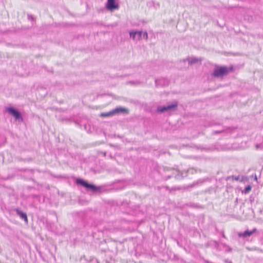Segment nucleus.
<instances>
[{"instance_id": "1a4fd4ad", "label": "nucleus", "mask_w": 263, "mask_h": 263, "mask_svg": "<svg viewBox=\"0 0 263 263\" xmlns=\"http://www.w3.org/2000/svg\"><path fill=\"white\" fill-rule=\"evenodd\" d=\"M138 40H140L141 39L142 36L143 35V38L147 40L148 38V35L146 32L143 33L142 31H137Z\"/></svg>"}, {"instance_id": "423d86ee", "label": "nucleus", "mask_w": 263, "mask_h": 263, "mask_svg": "<svg viewBox=\"0 0 263 263\" xmlns=\"http://www.w3.org/2000/svg\"><path fill=\"white\" fill-rule=\"evenodd\" d=\"M7 111L12 116H13L16 119H19L21 117L20 113L13 108H9L7 109Z\"/></svg>"}, {"instance_id": "f257e3e1", "label": "nucleus", "mask_w": 263, "mask_h": 263, "mask_svg": "<svg viewBox=\"0 0 263 263\" xmlns=\"http://www.w3.org/2000/svg\"><path fill=\"white\" fill-rule=\"evenodd\" d=\"M233 71V67L232 66L229 67L226 66H217L213 73V76L217 78L222 77Z\"/></svg>"}, {"instance_id": "0eeeda50", "label": "nucleus", "mask_w": 263, "mask_h": 263, "mask_svg": "<svg viewBox=\"0 0 263 263\" xmlns=\"http://www.w3.org/2000/svg\"><path fill=\"white\" fill-rule=\"evenodd\" d=\"M178 104L177 103H175L172 105H168L167 106H165V107H163L161 108H160L159 109V111L161 112H162L165 110H169V109H174L175 108L177 107Z\"/></svg>"}, {"instance_id": "39448f33", "label": "nucleus", "mask_w": 263, "mask_h": 263, "mask_svg": "<svg viewBox=\"0 0 263 263\" xmlns=\"http://www.w3.org/2000/svg\"><path fill=\"white\" fill-rule=\"evenodd\" d=\"M256 232V229L255 228L252 231L247 230L243 233H239L238 236L240 237H247L252 235L253 234Z\"/></svg>"}, {"instance_id": "7ed1b4c3", "label": "nucleus", "mask_w": 263, "mask_h": 263, "mask_svg": "<svg viewBox=\"0 0 263 263\" xmlns=\"http://www.w3.org/2000/svg\"><path fill=\"white\" fill-rule=\"evenodd\" d=\"M119 7V5L118 4L116 3L115 0H107L106 8L108 10L113 11L116 9H118Z\"/></svg>"}, {"instance_id": "6e6552de", "label": "nucleus", "mask_w": 263, "mask_h": 263, "mask_svg": "<svg viewBox=\"0 0 263 263\" xmlns=\"http://www.w3.org/2000/svg\"><path fill=\"white\" fill-rule=\"evenodd\" d=\"M16 212L17 214L20 216V217L22 219H24L26 223H28V220L27 214L26 213H23L22 212H21V211H20L17 209L16 210Z\"/></svg>"}, {"instance_id": "9d476101", "label": "nucleus", "mask_w": 263, "mask_h": 263, "mask_svg": "<svg viewBox=\"0 0 263 263\" xmlns=\"http://www.w3.org/2000/svg\"><path fill=\"white\" fill-rule=\"evenodd\" d=\"M114 112L113 111V110L111 111H110L109 112H102L100 114V116L101 117H111L114 116Z\"/></svg>"}, {"instance_id": "f03ea898", "label": "nucleus", "mask_w": 263, "mask_h": 263, "mask_svg": "<svg viewBox=\"0 0 263 263\" xmlns=\"http://www.w3.org/2000/svg\"><path fill=\"white\" fill-rule=\"evenodd\" d=\"M77 183L93 192H96L99 190V187L96 186L93 184H89L82 179H77Z\"/></svg>"}, {"instance_id": "9b49d317", "label": "nucleus", "mask_w": 263, "mask_h": 263, "mask_svg": "<svg viewBox=\"0 0 263 263\" xmlns=\"http://www.w3.org/2000/svg\"><path fill=\"white\" fill-rule=\"evenodd\" d=\"M137 34V31L130 32V36L132 37L134 40L136 39Z\"/></svg>"}, {"instance_id": "f8f14e48", "label": "nucleus", "mask_w": 263, "mask_h": 263, "mask_svg": "<svg viewBox=\"0 0 263 263\" xmlns=\"http://www.w3.org/2000/svg\"><path fill=\"white\" fill-rule=\"evenodd\" d=\"M251 186L250 185H248L245 188V193H248L249 192H250L251 191Z\"/></svg>"}, {"instance_id": "20e7f679", "label": "nucleus", "mask_w": 263, "mask_h": 263, "mask_svg": "<svg viewBox=\"0 0 263 263\" xmlns=\"http://www.w3.org/2000/svg\"><path fill=\"white\" fill-rule=\"evenodd\" d=\"M113 111L114 112L115 115L120 113L128 114L129 112V110L128 109L123 107H117L115 109H113Z\"/></svg>"}]
</instances>
